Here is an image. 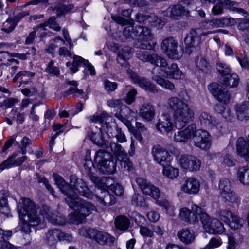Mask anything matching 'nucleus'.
<instances>
[{
	"label": "nucleus",
	"instance_id": "1",
	"mask_svg": "<svg viewBox=\"0 0 249 249\" xmlns=\"http://www.w3.org/2000/svg\"><path fill=\"white\" fill-rule=\"evenodd\" d=\"M53 178L60 190L67 196L66 203L74 211L69 214L70 223L76 224L81 223L93 211H96V207L91 203L80 198L73 190H67L69 186L61 176L53 174Z\"/></svg>",
	"mask_w": 249,
	"mask_h": 249
},
{
	"label": "nucleus",
	"instance_id": "2",
	"mask_svg": "<svg viewBox=\"0 0 249 249\" xmlns=\"http://www.w3.org/2000/svg\"><path fill=\"white\" fill-rule=\"evenodd\" d=\"M17 209L21 220L20 228L22 232L29 234L31 232V227L36 226L41 223V218L36 213V207L29 198H21Z\"/></svg>",
	"mask_w": 249,
	"mask_h": 249
},
{
	"label": "nucleus",
	"instance_id": "3",
	"mask_svg": "<svg viewBox=\"0 0 249 249\" xmlns=\"http://www.w3.org/2000/svg\"><path fill=\"white\" fill-rule=\"evenodd\" d=\"M167 105L172 112L177 128H182L194 118V111L181 99L177 97H170L168 100Z\"/></svg>",
	"mask_w": 249,
	"mask_h": 249
},
{
	"label": "nucleus",
	"instance_id": "4",
	"mask_svg": "<svg viewBox=\"0 0 249 249\" xmlns=\"http://www.w3.org/2000/svg\"><path fill=\"white\" fill-rule=\"evenodd\" d=\"M149 63L157 67V68H154L152 70L153 76L152 79L163 88L171 90L174 89V85L172 83L168 80L161 77L160 75L157 74L155 72L156 71L160 70V72H159L158 74L160 75L162 74L161 71L163 69H165L167 64L166 59L160 55H158L157 53H153L151 54Z\"/></svg>",
	"mask_w": 249,
	"mask_h": 249
},
{
	"label": "nucleus",
	"instance_id": "5",
	"mask_svg": "<svg viewBox=\"0 0 249 249\" xmlns=\"http://www.w3.org/2000/svg\"><path fill=\"white\" fill-rule=\"evenodd\" d=\"M201 2L206 5L214 4L212 8V12L215 15L223 13L224 8L236 12L245 17L248 15L247 12L244 9L237 7V3L230 0H201Z\"/></svg>",
	"mask_w": 249,
	"mask_h": 249
},
{
	"label": "nucleus",
	"instance_id": "6",
	"mask_svg": "<svg viewBox=\"0 0 249 249\" xmlns=\"http://www.w3.org/2000/svg\"><path fill=\"white\" fill-rule=\"evenodd\" d=\"M94 160L98 164L99 169L104 174H111L116 170V162L111 160L110 154L100 149L96 152Z\"/></svg>",
	"mask_w": 249,
	"mask_h": 249
},
{
	"label": "nucleus",
	"instance_id": "7",
	"mask_svg": "<svg viewBox=\"0 0 249 249\" xmlns=\"http://www.w3.org/2000/svg\"><path fill=\"white\" fill-rule=\"evenodd\" d=\"M134 36L138 37V42L135 47L143 50H151L152 47L150 41L154 38L151 30L146 27L136 26L134 30Z\"/></svg>",
	"mask_w": 249,
	"mask_h": 249
},
{
	"label": "nucleus",
	"instance_id": "8",
	"mask_svg": "<svg viewBox=\"0 0 249 249\" xmlns=\"http://www.w3.org/2000/svg\"><path fill=\"white\" fill-rule=\"evenodd\" d=\"M191 209L192 211L186 207H183L180 210L179 212L180 218L184 222L189 224L198 222L197 215L199 216L201 221L203 214L206 213L202 208L196 204H192Z\"/></svg>",
	"mask_w": 249,
	"mask_h": 249
},
{
	"label": "nucleus",
	"instance_id": "9",
	"mask_svg": "<svg viewBox=\"0 0 249 249\" xmlns=\"http://www.w3.org/2000/svg\"><path fill=\"white\" fill-rule=\"evenodd\" d=\"M212 136L206 130L197 129L196 124V130L192 137V143L194 145L203 150H208L212 144Z\"/></svg>",
	"mask_w": 249,
	"mask_h": 249
},
{
	"label": "nucleus",
	"instance_id": "10",
	"mask_svg": "<svg viewBox=\"0 0 249 249\" xmlns=\"http://www.w3.org/2000/svg\"><path fill=\"white\" fill-rule=\"evenodd\" d=\"M64 181L69 186L67 190H73L77 196V193H78L88 198L92 199L93 198L94 195L82 179L78 178L76 177H72L71 178L70 184L65 180Z\"/></svg>",
	"mask_w": 249,
	"mask_h": 249
},
{
	"label": "nucleus",
	"instance_id": "11",
	"mask_svg": "<svg viewBox=\"0 0 249 249\" xmlns=\"http://www.w3.org/2000/svg\"><path fill=\"white\" fill-rule=\"evenodd\" d=\"M78 233L80 235L94 239L101 245H104L108 241H112V237L110 234L94 229L82 227L79 230Z\"/></svg>",
	"mask_w": 249,
	"mask_h": 249
},
{
	"label": "nucleus",
	"instance_id": "12",
	"mask_svg": "<svg viewBox=\"0 0 249 249\" xmlns=\"http://www.w3.org/2000/svg\"><path fill=\"white\" fill-rule=\"evenodd\" d=\"M216 33V31L203 32L201 29H191L184 39V43L187 47H197L205 39V36L209 34Z\"/></svg>",
	"mask_w": 249,
	"mask_h": 249
},
{
	"label": "nucleus",
	"instance_id": "13",
	"mask_svg": "<svg viewBox=\"0 0 249 249\" xmlns=\"http://www.w3.org/2000/svg\"><path fill=\"white\" fill-rule=\"evenodd\" d=\"M199 121L202 127L215 130L217 133H222L223 125L221 122L212 116L209 113L203 111L199 116Z\"/></svg>",
	"mask_w": 249,
	"mask_h": 249
},
{
	"label": "nucleus",
	"instance_id": "14",
	"mask_svg": "<svg viewBox=\"0 0 249 249\" xmlns=\"http://www.w3.org/2000/svg\"><path fill=\"white\" fill-rule=\"evenodd\" d=\"M109 148L120 161L122 167L127 170H130L132 168V163L124 148L120 144L114 142H110Z\"/></svg>",
	"mask_w": 249,
	"mask_h": 249
},
{
	"label": "nucleus",
	"instance_id": "15",
	"mask_svg": "<svg viewBox=\"0 0 249 249\" xmlns=\"http://www.w3.org/2000/svg\"><path fill=\"white\" fill-rule=\"evenodd\" d=\"M177 47L178 42L172 37L164 39L161 44V48L163 52L170 58L174 59H179L183 53L182 50H178Z\"/></svg>",
	"mask_w": 249,
	"mask_h": 249
},
{
	"label": "nucleus",
	"instance_id": "16",
	"mask_svg": "<svg viewBox=\"0 0 249 249\" xmlns=\"http://www.w3.org/2000/svg\"><path fill=\"white\" fill-rule=\"evenodd\" d=\"M201 222L204 229L209 233L221 234L225 231L223 224L219 220L211 219L206 213L203 214Z\"/></svg>",
	"mask_w": 249,
	"mask_h": 249
},
{
	"label": "nucleus",
	"instance_id": "17",
	"mask_svg": "<svg viewBox=\"0 0 249 249\" xmlns=\"http://www.w3.org/2000/svg\"><path fill=\"white\" fill-rule=\"evenodd\" d=\"M136 182L143 194L150 196L155 200L159 198L160 193L159 188L151 184L147 179L138 177L137 178Z\"/></svg>",
	"mask_w": 249,
	"mask_h": 249
},
{
	"label": "nucleus",
	"instance_id": "18",
	"mask_svg": "<svg viewBox=\"0 0 249 249\" xmlns=\"http://www.w3.org/2000/svg\"><path fill=\"white\" fill-rule=\"evenodd\" d=\"M127 73L133 83L137 84L141 88L153 93L158 92L155 86L145 77L139 76L131 70H127Z\"/></svg>",
	"mask_w": 249,
	"mask_h": 249
},
{
	"label": "nucleus",
	"instance_id": "19",
	"mask_svg": "<svg viewBox=\"0 0 249 249\" xmlns=\"http://www.w3.org/2000/svg\"><path fill=\"white\" fill-rule=\"evenodd\" d=\"M109 117V115L106 112H103L101 113H97L92 116H89L88 118L90 121L93 123H99L103 124L105 122L106 129L104 130L105 132L109 137H114L116 133H117V129H119L117 126L112 127L107 124V121Z\"/></svg>",
	"mask_w": 249,
	"mask_h": 249
},
{
	"label": "nucleus",
	"instance_id": "20",
	"mask_svg": "<svg viewBox=\"0 0 249 249\" xmlns=\"http://www.w3.org/2000/svg\"><path fill=\"white\" fill-rule=\"evenodd\" d=\"M179 161L181 168L189 171H197L201 165L200 160L192 155H183Z\"/></svg>",
	"mask_w": 249,
	"mask_h": 249
},
{
	"label": "nucleus",
	"instance_id": "21",
	"mask_svg": "<svg viewBox=\"0 0 249 249\" xmlns=\"http://www.w3.org/2000/svg\"><path fill=\"white\" fill-rule=\"evenodd\" d=\"M84 166L92 182H93L95 185H98L100 187L105 188L107 186L105 184V181H107V179L106 178L101 179L94 175L96 172V169L94 167L92 161L91 160H85L84 163Z\"/></svg>",
	"mask_w": 249,
	"mask_h": 249
},
{
	"label": "nucleus",
	"instance_id": "22",
	"mask_svg": "<svg viewBox=\"0 0 249 249\" xmlns=\"http://www.w3.org/2000/svg\"><path fill=\"white\" fill-rule=\"evenodd\" d=\"M208 89L218 102L225 104L229 102L230 93L227 90L222 89L217 84L212 83L208 86Z\"/></svg>",
	"mask_w": 249,
	"mask_h": 249
},
{
	"label": "nucleus",
	"instance_id": "23",
	"mask_svg": "<svg viewBox=\"0 0 249 249\" xmlns=\"http://www.w3.org/2000/svg\"><path fill=\"white\" fill-rule=\"evenodd\" d=\"M151 153L155 160L159 164L164 166L169 163L171 156L164 148L160 145H155L153 147Z\"/></svg>",
	"mask_w": 249,
	"mask_h": 249
},
{
	"label": "nucleus",
	"instance_id": "24",
	"mask_svg": "<svg viewBox=\"0 0 249 249\" xmlns=\"http://www.w3.org/2000/svg\"><path fill=\"white\" fill-rule=\"evenodd\" d=\"M18 155V152H15L0 164V172L6 169L21 165L27 159V157L24 156L15 159Z\"/></svg>",
	"mask_w": 249,
	"mask_h": 249
},
{
	"label": "nucleus",
	"instance_id": "25",
	"mask_svg": "<svg viewBox=\"0 0 249 249\" xmlns=\"http://www.w3.org/2000/svg\"><path fill=\"white\" fill-rule=\"evenodd\" d=\"M196 130V124H191L185 129L175 133L174 140L177 142L186 143L189 140L192 141V137Z\"/></svg>",
	"mask_w": 249,
	"mask_h": 249
},
{
	"label": "nucleus",
	"instance_id": "26",
	"mask_svg": "<svg viewBox=\"0 0 249 249\" xmlns=\"http://www.w3.org/2000/svg\"><path fill=\"white\" fill-rule=\"evenodd\" d=\"M41 214L49 221L54 225H62L66 223L65 218L57 212L52 211L47 206L43 207Z\"/></svg>",
	"mask_w": 249,
	"mask_h": 249
},
{
	"label": "nucleus",
	"instance_id": "27",
	"mask_svg": "<svg viewBox=\"0 0 249 249\" xmlns=\"http://www.w3.org/2000/svg\"><path fill=\"white\" fill-rule=\"evenodd\" d=\"M162 13L164 16L177 19L181 16L188 15L189 11L186 10L180 4H175L170 6L166 10L163 11Z\"/></svg>",
	"mask_w": 249,
	"mask_h": 249
},
{
	"label": "nucleus",
	"instance_id": "28",
	"mask_svg": "<svg viewBox=\"0 0 249 249\" xmlns=\"http://www.w3.org/2000/svg\"><path fill=\"white\" fill-rule=\"evenodd\" d=\"M138 115L145 121H151L155 117V107L151 103L144 102L141 106Z\"/></svg>",
	"mask_w": 249,
	"mask_h": 249
},
{
	"label": "nucleus",
	"instance_id": "29",
	"mask_svg": "<svg viewBox=\"0 0 249 249\" xmlns=\"http://www.w3.org/2000/svg\"><path fill=\"white\" fill-rule=\"evenodd\" d=\"M174 127L169 115L165 113L161 116L156 124L157 129L161 133H169L173 130Z\"/></svg>",
	"mask_w": 249,
	"mask_h": 249
},
{
	"label": "nucleus",
	"instance_id": "30",
	"mask_svg": "<svg viewBox=\"0 0 249 249\" xmlns=\"http://www.w3.org/2000/svg\"><path fill=\"white\" fill-rule=\"evenodd\" d=\"M199 181L194 178H187L181 187V190L189 195H196L200 189Z\"/></svg>",
	"mask_w": 249,
	"mask_h": 249
},
{
	"label": "nucleus",
	"instance_id": "31",
	"mask_svg": "<svg viewBox=\"0 0 249 249\" xmlns=\"http://www.w3.org/2000/svg\"><path fill=\"white\" fill-rule=\"evenodd\" d=\"M105 184L107 186L105 188H102L98 185H96L99 189L102 191L101 192V195L99 196L94 195V196L95 197L97 201H98L101 205L104 206H109L112 205L115 203L116 199L113 195L110 194L108 192L106 191L107 185L106 183Z\"/></svg>",
	"mask_w": 249,
	"mask_h": 249
},
{
	"label": "nucleus",
	"instance_id": "32",
	"mask_svg": "<svg viewBox=\"0 0 249 249\" xmlns=\"http://www.w3.org/2000/svg\"><path fill=\"white\" fill-rule=\"evenodd\" d=\"M88 136L93 143L99 146H103L105 144L102 129L101 128L93 126L90 127L88 132Z\"/></svg>",
	"mask_w": 249,
	"mask_h": 249
},
{
	"label": "nucleus",
	"instance_id": "33",
	"mask_svg": "<svg viewBox=\"0 0 249 249\" xmlns=\"http://www.w3.org/2000/svg\"><path fill=\"white\" fill-rule=\"evenodd\" d=\"M236 147L238 155L247 162H249V140H247L246 142L243 138H239L236 142Z\"/></svg>",
	"mask_w": 249,
	"mask_h": 249
},
{
	"label": "nucleus",
	"instance_id": "34",
	"mask_svg": "<svg viewBox=\"0 0 249 249\" xmlns=\"http://www.w3.org/2000/svg\"><path fill=\"white\" fill-rule=\"evenodd\" d=\"M12 235L11 230L5 231L0 228V249H18L8 241Z\"/></svg>",
	"mask_w": 249,
	"mask_h": 249
},
{
	"label": "nucleus",
	"instance_id": "35",
	"mask_svg": "<svg viewBox=\"0 0 249 249\" xmlns=\"http://www.w3.org/2000/svg\"><path fill=\"white\" fill-rule=\"evenodd\" d=\"M131 48L128 46L121 47L117 53V61L122 66L126 68L128 64L127 60L131 57Z\"/></svg>",
	"mask_w": 249,
	"mask_h": 249
},
{
	"label": "nucleus",
	"instance_id": "36",
	"mask_svg": "<svg viewBox=\"0 0 249 249\" xmlns=\"http://www.w3.org/2000/svg\"><path fill=\"white\" fill-rule=\"evenodd\" d=\"M162 72L166 77L176 79H179L182 74L181 71L176 63H172L170 65H169L167 63L165 69H163L161 71L162 73Z\"/></svg>",
	"mask_w": 249,
	"mask_h": 249
},
{
	"label": "nucleus",
	"instance_id": "37",
	"mask_svg": "<svg viewBox=\"0 0 249 249\" xmlns=\"http://www.w3.org/2000/svg\"><path fill=\"white\" fill-rule=\"evenodd\" d=\"M236 111L239 120L242 121L249 120V97L248 100L236 106Z\"/></svg>",
	"mask_w": 249,
	"mask_h": 249
},
{
	"label": "nucleus",
	"instance_id": "38",
	"mask_svg": "<svg viewBox=\"0 0 249 249\" xmlns=\"http://www.w3.org/2000/svg\"><path fill=\"white\" fill-rule=\"evenodd\" d=\"M239 80L238 76L235 73H231V71L226 76L220 77L221 84L226 88L236 87L238 85Z\"/></svg>",
	"mask_w": 249,
	"mask_h": 249
},
{
	"label": "nucleus",
	"instance_id": "39",
	"mask_svg": "<svg viewBox=\"0 0 249 249\" xmlns=\"http://www.w3.org/2000/svg\"><path fill=\"white\" fill-rule=\"evenodd\" d=\"M60 230L53 229L49 230L45 234V241L50 246H55L60 240Z\"/></svg>",
	"mask_w": 249,
	"mask_h": 249
},
{
	"label": "nucleus",
	"instance_id": "40",
	"mask_svg": "<svg viewBox=\"0 0 249 249\" xmlns=\"http://www.w3.org/2000/svg\"><path fill=\"white\" fill-rule=\"evenodd\" d=\"M177 235L179 240L185 244L192 243L195 238L194 232L187 229L181 230L178 232Z\"/></svg>",
	"mask_w": 249,
	"mask_h": 249
},
{
	"label": "nucleus",
	"instance_id": "41",
	"mask_svg": "<svg viewBox=\"0 0 249 249\" xmlns=\"http://www.w3.org/2000/svg\"><path fill=\"white\" fill-rule=\"evenodd\" d=\"M237 177L241 183L249 185V168L246 166L239 168Z\"/></svg>",
	"mask_w": 249,
	"mask_h": 249
},
{
	"label": "nucleus",
	"instance_id": "42",
	"mask_svg": "<svg viewBox=\"0 0 249 249\" xmlns=\"http://www.w3.org/2000/svg\"><path fill=\"white\" fill-rule=\"evenodd\" d=\"M67 83L72 87H71L67 91L64 92V96H67L72 94L74 97L78 96L83 94V90L77 88L78 84L75 81H69Z\"/></svg>",
	"mask_w": 249,
	"mask_h": 249
},
{
	"label": "nucleus",
	"instance_id": "43",
	"mask_svg": "<svg viewBox=\"0 0 249 249\" xmlns=\"http://www.w3.org/2000/svg\"><path fill=\"white\" fill-rule=\"evenodd\" d=\"M129 220L124 216H118L115 221L116 227L122 231L126 230L129 227Z\"/></svg>",
	"mask_w": 249,
	"mask_h": 249
},
{
	"label": "nucleus",
	"instance_id": "44",
	"mask_svg": "<svg viewBox=\"0 0 249 249\" xmlns=\"http://www.w3.org/2000/svg\"><path fill=\"white\" fill-rule=\"evenodd\" d=\"M163 174L169 178L174 179L178 176L179 171L178 169L171 166H164Z\"/></svg>",
	"mask_w": 249,
	"mask_h": 249
},
{
	"label": "nucleus",
	"instance_id": "45",
	"mask_svg": "<svg viewBox=\"0 0 249 249\" xmlns=\"http://www.w3.org/2000/svg\"><path fill=\"white\" fill-rule=\"evenodd\" d=\"M149 22L152 25L157 29H161L166 24L167 20L165 18H159L157 16H153L150 17Z\"/></svg>",
	"mask_w": 249,
	"mask_h": 249
},
{
	"label": "nucleus",
	"instance_id": "46",
	"mask_svg": "<svg viewBox=\"0 0 249 249\" xmlns=\"http://www.w3.org/2000/svg\"><path fill=\"white\" fill-rule=\"evenodd\" d=\"M221 196L225 202L231 203H238L239 202L237 196L232 190L227 193H224Z\"/></svg>",
	"mask_w": 249,
	"mask_h": 249
},
{
	"label": "nucleus",
	"instance_id": "47",
	"mask_svg": "<svg viewBox=\"0 0 249 249\" xmlns=\"http://www.w3.org/2000/svg\"><path fill=\"white\" fill-rule=\"evenodd\" d=\"M227 224L231 229L238 230L242 226L243 220L237 215L234 214Z\"/></svg>",
	"mask_w": 249,
	"mask_h": 249
},
{
	"label": "nucleus",
	"instance_id": "48",
	"mask_svg": "<svg viewBox=\"0 0 249 249\" xmlns=\"http://www.w3.org/2000/svg\"><path fill=\"white\" fill-rule=\"evenodd\" d=\"M218 185L221 195H223L224 193H227L231 190V183L227 178L221 179Z\"/></svg>",
	"mask_w": 249,
	"mask_h": 249
},
{
	"label": "nucleus",
	"instance_id": "49",
	"mask_svg": "<svg viewBox=\"0 0 249 249\" xmlns=\"http://www.w3.org/2000/svg\"><path fill=\"white\" fill-rule=\"evenodd\" d=\"M218 27L232 26L236 23L235 19L231 17H223L217 18Z\"/></svg>",
	"mask_w": 249,
	"mask_h": 249
},
{
	"label": "nucleus",
	"instance_id": "50",
	"mask_svg": "<svg viewBox=\"0 0 249 249\" xmlns=\"http://www.w3.org/2000/svg\"><path fill=\"white\" fill-rule=\"evenodd\" d=\"M196 67L200 70L206 71L209 68V64L207 59L202 56L197 57L196 60Z\"/></svg>",
	"mask_w": 249,
	"mask_h": 249
},
{
	"label": "nucleus",
	"instance_id": "51",
	"mask_svg": "<svg viewBox=\"0 0 249 249\" xmlns=\"http://www.w3.org/2000/svg\"><path fill=\"white\" fill-rule=\"evenodd\" d=\"M31 143L32 141L27 137L25 136L22 138L20 143L16 142V145L20 148L22 154L25 155L27 153L26 148Z\"/></svg>",
	"mask_w": 249,
	"mask_h": 249
},
{
	"label": "nucleus",
	"instance_id": "52",
	"mask_svg": "<svg viewBox=\"0 0 249 249\" xmlns=\"http://www.w3.org/2000/svg\"><path fill=\"white\" fill-rule=\"evenodd\" d=\"M85 61H87L79 56L75 55L73 57V61L71 67H70L71 71L73 73L78 71V67L83 64L84 65Z\"/></svg>",
	"mask_w": 249,
	"mask_h": 249
},
{
	"label": "nucleus",
	"instance_id": "53",
	"mask_svg": "<svg viewBox=\"0 0 249 249\" xmlns=\"http://www.w3.org/2000/svg\"><path fill=\"white\" fill-rule=\"evenodd\" d=\"M234 214L229 210L223 209L219 212L218 217L221 220L227 224Z\"/></svg>",
	"mask_w": 249,
	"mask_h": 249
},
{
	"label": "nucleus",
	"instance_id": "54",
	"mask_svg": "<svg viewBox=\"0 0 249 249\" xmlns=\"http://www.w3.org/2000/svg\"><path fill=\"white\" fill-rule=\"evenodd\" d=\"M17 24L11 18H9L3 23L1 30L6 33H9L14 30Z\"/></svg>",
	"mask_w": 249,
	"mask_h": 249
},
{
	"label": "nucleus",
	"instance_id": "55",
	"mask_svg": "<svg viewBox=\"0 0 249 249\" xmlns=\"http://www.w3.org/2000/svg\"><path fill=\"white\" fill-rule=\"evenodd\" d=\"M42 26L43 25H38L36 26L34 29V30L29 34L28 36L26 39L25 44L30 45L33 43L37 33H39L41 31Z\"/></svg>",
	"mask_w": 249,
	"mask_h": 249
},
{
	"label": "nucleus",
	"instance_id": "56",
	"mask_svg": "<svg viewBox=\"0 0 249 249\" xmlns=\"http://www.w3.org/2000/svg\"><path fill=\"white\" fill-rule=\"evenodd\" d=\"M136 57L144 62H149L151 54L144 50L137 51L135 53Z\"/></svg>",
	"mask_w": 249,
	"mask_h": 249
},
{
	"label": "nucleus",
	"instance_id": "57",
	"mask_svg": "<svg viewBox=\"0 0 249 249\" xmlns=\"http://www.w3.org/2000/svg\"><path fill=\"white\" fill-rule=\"evenodd\" d=\"M56 18L54 16L51 17L49 18L48 21L43 23L45 27L49 26V27L54 31L59 32L60 31L61 28L59 26L55 21Z\"/></svg>",
	"mask_w": 249,
	"mask_h": 249
},
{
	"label": "nucleus",
	"instance_id": "58",
	"mask_svg": "<svg viewBox=\"0 0 249 249\" xmlns=\"http://www.w3.org/2000/svg\"><path fill=\"white\" fill-rule=\"evenodd\" d=\"M201 27L203 30H211L214 28H218L217 18L203 22Z\"/></svg>",
	"mask_w": 249,
	"mask_h": 249
},
{
	"label": "nucleus",
	"instance_id": "59",
	"mask_svg": "<svg viewBox=\"0 0 249 249\" xmlns=\"http://www.w3.org/2000/svg\"><path fill=\"white\" fill-rule=\"evenodd\" d=\"M217 70L221 75V77H223L227 75L231 71L229 67L224 63H218L217 64Z\"/></svg>",
	"mask_w": 249,
	"mask_h": 249
},
{
	"label": "nucleus",
	"instance_id": "60",
	"mask_svg": "<svg viewBox=\"0 0 249 249\" xmlns=\"http://www.w3.org/2000/svg\"><path fill=\"white\" fill-rule=\"evenodd\" d=\"M137 94V90L135 89H131L126 94L125 98V102L127 104L131 105L135 101Z\"/></svg>",
	"mask_w": 249,
	"mask_h": 249
},
{
	"label": "nucleus",
	"instance_id": "61",
	"mask_svg": "<svg viewBox=\"0 0 249 249\" xmlns=\"http://www.w3.org/2000/svg\"><path fill=\"white\" fill-rule=\"evenodd\" d=\"M221 164L224 167H232L235 165V160L232 159L231 155L226 154L223 157V161Z\"/></svg>",
	"mask_w": 249,
	"mask_h": 249
},
{
	"label": "nucleus",
	"instance_id": "62",
	"mask_svg": "<svg viewBox=\"0 0 249 249\" xmlns=\"http://www.w3.org/2000/svg\"><path fill=\"white\" fill-rule=\"evenodd\" d=\"M236 58L243 69L249 70V58L246 55L242 56L240 57L237 56Z\"/></svg>",
	"mask_w": 249,
	"mask_h": 249
},
{
	"label": "nucleus",
	"instance_id": "63",
	"mask_svg": "<svg viewBox=\"0 0 249 249\" xmlns=\"http://www.w3.org/2000/svg\"><path fill=\"white\" fill-rule=\"evenodd\" d=\"M140 233L143 236L152 237L154 231L145 226H140Z\"/></svg>",
	"mask_w": 249,
	"mask_h": 249
},
{
	"label": "nucleus",
	"instance_id": "64",
	"mask_svg": "<svg viewBox=\"0 0 249 249\" xmlns=\"http://www.w3.org/2000/svg\"><path fill=\"white\" fill-rule=\"evenodd\" d=\"M104 85L105 89L108 91H113L118 87L117 84L116 82H110L108 80L104 81Z\"/></svg>",
	"mask_w": 249,
	"mask_h": 249
}]
</instances>
